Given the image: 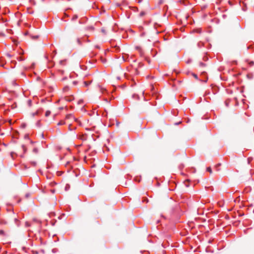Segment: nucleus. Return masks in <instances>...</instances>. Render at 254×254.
I'll return each instance as SVG.
<instances>
[{"label":"nucleus","instance_id":"obj_8","mask_svg":"<svg viewBox=\"0 0 254 254\" xmlns=\"http://www.w3.org/2000/svg\"><path fill=\"white\" fill-rule=\"evenodd\" d=\"M71 118H72V116L71 114L67 115L66 117V119H70Z\"/></svg>","mask_w":254,"mask_h":254},{"label":"nucleus","instance_id":"obj_3","mask_svg":"<svg viewBox=\"0 0 254 254\" xmlns=\"http://www.w3.org/2000/svg\"><path fill=\"white\" fill-rule=\"evenodd\" d=\"M98 78L104 79L105 78H107V77L106 76V74L105 73H104V74H99V76H98Z\"/></svg>","mask_w":254,"mask_h":254},{"label":"nucleus","instance_id":"obj_22","mask_svg":"<svg viewBox=\"0 0 254 254\" xmlns=\"http://www.w3.org/2000/svg\"><path fill=\"white\" fill-rule=\"evenodd\" d=\"M181 122H179V123H176V125H179V124H180Z\"/></svg>","mask_w":254,"mask_h":254},{"label":"nucleus","instance_id":"obj_20","mask_svg":"<svg viewBox=\"0 0 254 254\" xmlns=\"http://www.w3.org/2000/svg\"><path fill=\"white\" fill-rule=\"evenodd\" d=\"M33 38H38V36H35V37H34Z\"/></svg>","mask_w":254,"mask_h":254},{"label":"nucleus","instance_id":"obj_24","mask_svg":"<svg viewBox=\"0 0 254 254\" xmlns=\"http://www.w3.org/2000/svg\"><path fill=\"white\" fill-rule=\"evenodd\" d=\"M74 119L75 120V121H77V120L76 119Z\"/></svg>","mask_w":254,"mask_h":254},{"label":"nucleus","instance_id":"obj_26","mask_svg":"<svg viewBox=\"0 0 254 254\" xmlns=\"http://www.w3.org/2000/svg\"><path fill=\"white\" fill-rule=\"evenodd\" d=\"M14 220H15V222L17 220L16 218H15Z\"/></svg>","mask_w":254,"mask_h":254},{"label":"nucleus","instance_id":"obj_14","mask_svg":"<svg viewBox=\"0 0 254 254\" xmlns=\"http://www.w3.org/2000/svg\"><path fill=\"white\" fill-rule=\"evenodd\" d=\"M77 83H78V82H77V81H73V84L74 85H76L77 84Z\"/></svg>","mask_w":254,"mask_h":254},{"label":"nucleus","instance_id":"obj_25","mask_svg":"<svg viewBox=\"0 0 254 254\" xmlns=\"http://www.w3.org/2000/svg\"><path fill=\"white\" fill-rule=\"evenodd\" d=\"M42 136L43 138L44 137V134H42Z\"/></svg>","mask_w":254,"mask_h":254},{"label":"nucleus","instance_id":"obj_7","mask_svg":"<svg viewBox=\"0 0 254 254\" xmlns=\"http://www.w3.org/2000/svg\"><path fill=\"white\" fill-rule=\"evenodd\" d=\"M51 114V112L49 111H47L46 112V114H45V116L46 117H48Z\"/></svg>","mask_w":254,"mask_h":254},{"label":"nucleus","instance_id":"obj_19","mask_svg":"<svg viewBox=\"0 0 254 254\" xmlns=\"http://www.w3.org/2000/svg\"><path fill=\"white\" fill-rule=\"evenodd\" d=\"M220 164H217L216 166V167L217 168V167H219V166H220Z\"/></svg>","mask_w":254,"mask_h":254},{"label":"nucleus","instance_id":"obj_2","mask_svg":"<svg viewBox=\"0 0 254 254\" xmlns=\"http://www.w3.org/2000/svg\"><path fill=\"white\" fill-rule=\"evenodd\" d=\"M91 81H87L86 80H81L80 84L82 86L87 87L91 84Z\"/></svg>","mask_w":254,"mask_h":254},{"label":"nucleus","instance_id":"obj_12","mask_svg":"<svg viewBox=\"0 0 254 254\" xmlns=\"http://www.w3.org/2000/svg\"><path fill=\"white\" fill-rule=\"evenodd\" d=\"M77 18V15H74L72 18L73 20H76Z\"/></svg>","mask_w":254,"mask_h":254},{"label":"nucleus","instance_id":"obj_23","mask_svg":"<svg viewBox=\"0 0 254 254\" xmlns=\"http://www.w3.org/2000/svg\"><path fill=\"white\" fill-rule=\"evenodd\" d=\"M34 221H37V220L36 219H34Z\"/></svg>","mask_w":254,"mask_h":254},{"label":"nucleus","instance_id":"obj_27","mask_svg":"<svg viewBox=\"0 0 254 254\" xmlns=\"http://www.w3.org/2000/svg\"><path fill=\"white\" fill-rule=\"evenodd\" d=\"M6 254V252H4V253H3L2 254Z\"/></svg>","mask_w":254,"mask_h":254},{"label":"nucleus","instance_id":"obj_28","mask_svg":"<svg viewBox=\"0 0 254 254\" xmlns=\"http://www.w3.org/2000/svg\"><path fill=\"white\" fill-rule=\"evenodd\" d=\"M23 127H25V125H23Z\"/></svg>","mask_w":254,"mask_h":254},{"label":"nucleus","instance_id":"obj_9","mask_svg":"<svg viewBox=\"0 0 254 254\" xmlns=\"http://www.w3.org/2000/svg\"><path fill=\"white\" fill-rule=\"evenodd\" d=\"M145 12H144V11H142V12H141L140 13L139 15H140V16H143V15H145Z\"/></svg>","mask_w":254,"mask_h":254},{"label":"nucleus","instance_id":"obj_10","mask_svg":"<svg viewBox=\"0 0 254 254\" xmlns=\"http://www.w3.org/2000/svg\"><path fill=\"white\" fill-rule=\"evenodd\" d=\"M31 103H32L31 100H29L28 101V105H29V106H31Z\"/></svg>","mask_w":254,"mask_h":254},{"label":"nucleus","instance_id":"obj_5","mask_svg":"<svg viewBox=\"0 0 254 254\" xmlns=\"http://www.w3.org/2000/svg\"><path fill=\"white\" fill-rule=\"evenodd\" d=\"M64 124H65V122L64 121H61L58 124V125L60 126Z\"/></svg>","mask_w":254,"mask_h":254},{"label":"nucleus","instance_id":"obj_21","mask_svg":"<svg viewBox=\"0 0 254 254\" xmlns=\"http://www.w3.org/2000/svg\"><path fill=\"white\" fill-rule=\"evenodd\" d=\"M7 56L8 57H10V55H9V54H7Z\"/></svg>","mask_w":254,"mask_h":254},{"label":"nucleus","instance_id":"obj_16","mask_svg":"<svg viewBox=\"0 0 254 254\" xmlns=\"http://www.w3.org/2000/svg\"><path fill=\"white\" fill-rule=\"evenodd\" d=\"M59 72L62 74H64V71L63 70H59Z\"/></svg>","mask_w":254,"mask_h":254},{"label":"nucleus","instance_id":"obj_4","mask_svg":"<svg viewBox=\"0 0 254 254\" xmlns=\"http://www.w3.org/2000/svg\"><path fill=\"white\" fill-rule=\"evenodd\" d=\"M31 77H33L34 78L36 79H40V77L37 76L35 73H34L32 75H30Z\"/></svg>","mask_w":254,"mask_h":254},{"label":"nucleus","instance_id":"obj_15","mask_svg":"<svg viewBox=\"0 0 254 254\" xmlns=\"http://www.w3.org/2000/svg\"><path fill=\"white\" fill-rule=\"evenodd\" d=\"M68 78V77H67V76H64V77H63L62 78V79H63V80L67 79Z\"/></svg>","mask_w":254,"mask_h":254},{"label":"nucleus","instance_id":"obj_18","mask_svg":"<svg viewBox=\"0 0 254 254\" xmlns=\"http://www.w3.org/2000/svg\"><path fill=\"white\" fill-rule=\"evenodd\" d=\"M102 32L103 33H104V34H105V33H106L105 30V29H102Z\"/></svg>","mask_w":254,"mask_h":254},{"label":"nucleus","instance_id":"obj_6","mask_svg":"<svg viewBox=\"0 0 254 254\" xmlns=\"http://www.w3.org/2000/svg\"><path fill=\"white\" fill-rule=\"evenodd\" d=\"M206 170H207V171L209 172L210 173H212V170L210 167H207Z\"/></svg>","mask_w":254,"mask_h":254},{"label":"nucleus","instance_id":"obj_13","mask_svg":"<svg viewBox=\"0 0 254 254\" xmlns=\"http://www.w3.org/2000/svg\"><path fill=\"white\" fill-rule=\"evenodd\" d=\"M25 226H26V227H29V226H30V224H29V222H25Z\"/></svg>","mask_w":254,"mask_h":254},{"label":"nucleus","instance_id":"obj_17","mask_svg":"<svg viewBox=\"0 0 254 254\" xmlns=\"http://www.w3.org/2000/svg\"><path fill=\"white\" fill-rule=\"evenodd\" d=\"M22 147L23 148V149L24 151L25 152L26 151V148H25V146L24 145H22Z\"/></svg>","mask_w":254,"mask_h":254},{"label":"nucleus","instance_id":"obj_1","mask_svg":"<svg viewBox=\"0 0 254 254\" xmlns=\"http://www.w3.org/2000/svg\"><path fill=\"white\" fill-rule=\"evenodd\" d=\"M186 74L188 75L187 78H194L197 79L198 78L197 74L190 71H187L186 72Z\"/></svg>","mask_w":254,"mask_h":254},{"label":"nucleus","instance_id":"obj_11","mask_svg":"<svg viewBox=\"0 0 254 254\" xmlns=\"http://www.w3.org/2000/svg\"><path fill=\"white\" fill-rule=\"evenodd\" d=\"M68 86H65V87H64V88L63 90L64 91H66L68 90Z\"/></svg>","mask_w":254,"mask_h":254}]
</instances>
